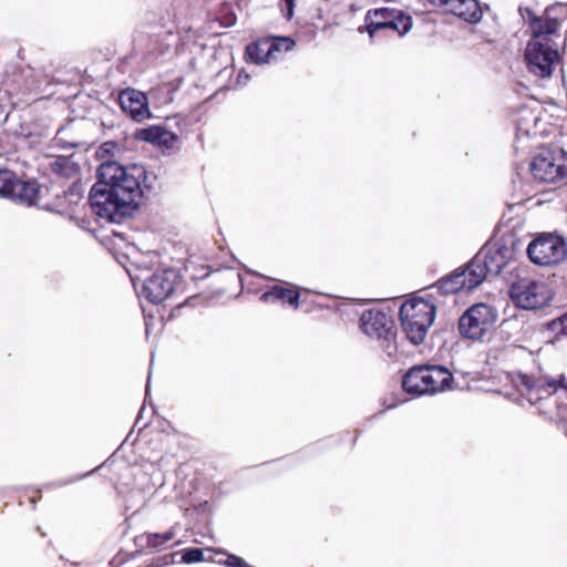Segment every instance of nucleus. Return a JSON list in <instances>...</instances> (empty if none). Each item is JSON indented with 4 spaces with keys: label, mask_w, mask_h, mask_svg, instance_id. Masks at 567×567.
Returning a JSON list of instances; mask_svg holds the SVG:
<instances>
[{
    "label": "nucleus",
    "mask_w": 567,
    "mask_h": 567,
    "mask_svg": "<svg viewBox=\"0 0 567 567\" xmlns=\"http://www.w3.org/2000/svg\"><path fill=\"white\" fill-rule=\"evenodd\" d=\"M522 118H523V117H520V118L518 120L519 128H522V122H520V120H522Z\"/></svg>",
    "instance_id": "obj_33"
},
{
    "label": "nucleus",
    "mask_w": 567,
    "mask_h": 567,
    "mask_svg": "<svg viewBox=\"0 0 567 567\" xmlns=\"http://www.w3.org/2000/svg\"><path fill=\"white\" fill-rule=\"evenodd\" d=\"M295 45L296 41L290 37H262L247 45L246 54L254 63L264 64L279 59Z\"/></svg>",
    "instance_id": "obj_11"
},
{
    "label": "nucleus",
    "mask_w": 567,
    "mask_h": 567,
    "mask_svg": "<svg viewBox=\"0 0 567 567\" xmlns=\"http://www.w3.org/2000/svg\"><path fill=\"white\" fill-rule=\"evenodd\" d=\"M526 252L534 265L555 267L567 259V240L556 231L538 233L528 244Z\"/></svg>",
    "instance_id": "obj_5"
},
{
    "label": "nucleus",
    "mask_w": 567,
    "mask_h": 567,
    "mask_svg": "<svg viewBox=\"0 0 567 567\" xmlns=\"http://www.w3.org/2000/svg\"><path fill=\"white\" fill-rule=\"evenodd\" d=\"M533 39L528 41L525 58L528 70L539 78H548L553 65L559 60L557 44L553 37H559V21L550 17H536L527 9Z\"/></svg>",
    "instance_id": "obj_2"
},
{
    "label": "nucleus",
    "mask_w": 567,
    "mask_h": 567,
    "mask_svg": "<svg viewBox=\"0 0 567 567\" xmlns=\"http://www.w3.org/2000/svg\"><path fill=\"white\" fill-rule=\"evenodd\" d=\"M373 25L375 28H383V30L392 31L398 35H404L412 28V18L402 10L396 9L389 21L377 22Z\"/></svg>",
    "instance_id": "obj_21"
},
{
    "label": "nucleus",
    "mask_w": 567,
    "mask_h": 567,
    "mask_svg": "<svg viewBox=\"0 0 567 567\" xmlns=\"http://www.w3.org/2000/svg\"><path fill=\"white\" fill-rule=\"evenodd\" d=\"M259 299L264 303H280L293 310L299 309L305 302V299H301V288L289 281H278L269 286Z\"/></svg>",
    "instance_id": "obj_13"
},
{
    "label": "nucleus",
    "mask_w": 567,
    "mask_h": 567,
    "mask_svg": "<svg viewBox=\"0 0 567 567\" xmlns=\"http://www.w3.org/2000/svg\"><path fill=\"white\" fill-rule=\"evenodd\" d=\"M520 114H528V115H530L534 120H536V116H534L533 112H532V111H529V110H527V109H525V110L520 111Z\"/></svg>",
    "instance_id": "obj_32"
},
{
    "label": "nucleus",
    "mask_w": 567,
    "mask_h": 567,
    "mask_svg": "<svg viewBox=\"0 0 567 567\" xmlns=\"http://www.w3.org/2000/svg\"><path fill=\"white\" fill-rule=\"evenodd\" d=\"M434 7H445L446 9L453 3L454 0H426Z\"/></svg>",
    "instance_id": "obj_30"
},
{
    "label": "nucleus",
    "mask_w": 567,
    "mask_h": 567,
    "mask_svg": "<svg viewBox=\"0 0 567 567\" xmlns=\"http://www.w3.org/2000/svg\"><path fill=\"white\" fill-rule=\"evenodd\" d=\"M218 561L225 564L228 567H248V564L243 558L233 554H228L224 561Z\"/></svg>",
    "instance_id": "obj_27"
},
{
    "label": "nucleus",
    "mask_w": 567,
    "mask_h": 567,
    "mask_svg": "<svg viewBox=\"0 0 567 567\" xmlns=\"http://www.w3.org/2000/svg\"><path fill=\"white\" fill-rule=\"evenodd\" d=\"M118 104L124 113L136 122H143L151 117L148 99L145 93L127 87L120 92Z\"/></svg>",
    "instance_id": "obj_14"
},
{
    "label": "nucleus",
    "mask_w": 567,
    "mask_h": 567,
    "mask_svg": "<svg viewBox=\"0 0 567 567\" xmlns=\"http://www.w3.org/2000/svg\"><path fill=\"white\" fill-rule=\"evenodd\" d=\"M509 297L518 308L535 310L548 306L554 293L545 281L520 278L512 284Z\"/></svg>",
    "instance_id": "obj_6"
},
{
    "label": "nucleus",
    "mask_w": 567,
    "mask_h": 567,
    "mask_svg": "<svg viewBox=\"0 0 567 567\" xmlns=\"http://www.w3.org/2000/svg\"><path fill=\"white\" fill-rule=\"evenodd\" d=\"M434 296L429 298L411 297L405 300L399 311L400 324L406 339L415 344H422L436 317Z\"/></svg>",
    "instance_id": "obj_3"
},
{
    "label": "nucleus",
    "mask_w": 567,
    "mask_h": 567,
    "mask_svg": "<svg viewBox=\"0 0 567 567\" xmlns=\"http://www.w3.org/2000/svg\"><path fill=\"white\" fill-rule=\"evenodd\" d=\"M182 289L178 274L173 269H164L148 277L142 287L143 297L151 303H161L175 296Z\"/></svg>",
    "instance_id": "obj_10"
},
{
    "label": "nucleus",
    "mask_w": 567,
    "mask_h": 567,
    "mask_svg": "<svg viewBox=\"0 0 567 567\" xmlns=\"http://www.w3.org/2000/svg\"><path fill=\"white\" fill-rule=\"evenodd\" d=\"M497 320L496 310L486 303L470 307L458 319V332L470 340H482Z\"/></svg>",
    "instance_id": "obj_8"
},
{
    "label": "nucleus",
    "mask_w": 567,
    "mask_h": 567,
    "mask_svg": "<svg viewBox=\"0 0 567 567\" xmlns=\"http://www.w3.org/2000/svg\"><path fill=\"white\" fill-rule=\"evenodd\" d=\"M530 173L535 179L544 183L567 178V153L563 148L542 151L534 157Z\"/></svg>",
    "instance_id": "obj_9"
},
{
    "label": "nucleus",
    "mask_w": 567,
    "mask_h": 567,
    "mask_svg": "<svg viewBox=\"0 0 567 567\" xmlns=\"http://www.w3.org/2000/svg\"><path fill=\"white\" fill-rule=\"evenodd\" d=\"M520 380L528 391L529 400H533V396H536V399L550 396L555 394L558 389L567 391V383L565 382L564 375H560V378L556 380L550 378L534 379L525 374L522 375Z\"/></svg>",
    "instance_id": "obj_17"
},
{
    "label": "nucleus",
    "mask_w": 567,
    "mask_h": 567,
    "mask_svg": "<svg viewBox=\"0 0 567 567\" xmlns=\"http://www.w3.org/2000/svg\"><path fill=\"white\" fill-rule=\"evenodd\" d=\"M394 10L395 9L390 8H379L374 10H369L364 17V27H359L358 31L361 33L363 31H367L370 38H373L378 31L383 30V28H375L373 24L377 22L389 21V19H391V17L394 14Z\"/></svg>",
    "instance_id": "obj_22"
},
{
    "label": "nucleus",
    "mask_w": 567,
    "mask_h": 567,
    "mask_svg": "<svg viewBox=\"0 0 567 567\" xmlns=\"http://www.w3.org/2000/svg\"><path fill=\"white\" fill-rule=\"evenodd\" d=\"M446 11L470 23H476L482 18L477 0H454Z\"/></svg>",
    "instance_id": "obj_19"
},
{
    "label": "nucleus",
    "mask_w": 567,
    "mask_h": 567,
    "mask_svg": "<svg viewBox=\"0 0 567 567\" xmlns=\"http://www.w3.org/2000/svg\"><path fill=\"white\" fill-rule=\"evenodd\" d=\"M50 167L53 173L65 177H69L74 172V164L65 156H59L50 164Z\"/></svg>",
    "instance_id": "obj_25"
},
{
    "label": "nucleus",
    "mask_w": 567,
    "mask_h": 567,
    "mask_svg": "<svg viewBox=\"0 0 567 567\" xmlns=\"http://www.w3.org/2000/svg\"><path fill=\"white\" fill-rule=\"evenodd\" d=\"M199 299L198 296H189V297H186L183 301L181 302H177L174 308H173V312L179 310L182 307L184 306H194L195 302Z\"/></svg>",
    "instance_id": "obj_29"
},
{
    "label": "nucleus",
    "mask_w": 567,
    "mask_h": 567,
    "mask_svg": "<svg viewBox=\"0 0 567 567\" xmlns=\"http://www.w3.org/2000/svg\"><path fill=\"white\" fill-rule=\"evenodd\" d=\"M141 537L145 539V548L162 551L171 547V543L176 537V532L171 528L165 533H145Z\"/></svg>",
    "instance_id": "obj_23"
},
{
    "label": "nucleus",
    "mask_w": 567,
    "mask_h": 567,
    "mask_svg": "<svg viewBox=\"0 0 567 567\" xmlns=\"http://www.w3.org/2000/svg\"><path fill=\"white\" fill-rule=\"evenodd\" d=\"M182 559L186 564H193V563H198V561L206 560L205 557H204V551L200 548H188V549H186L184 551V554H183Z\"/></svg>",
    "instance_id": "obj_26"
},
{
    "label": "nucleus",
    "mask_w": 567,
    "mask_h": 567,
    "mask_svg": "<svg viewBox=\"0 0 567 567\" xmlns=\"http://www.w3.org/2000/svg\"><path fill=\"white\" fill-rule=\"evenodd\" d=\"M12 188L14 192L8 197L17 199L27 205L37 204L40 194V186L37 182H29L17 178Z\"/></svg>",
    "instance_id": "obj_20"
},
{
    "label": "nucleus",
    "mask_w": 567,
    "mask_h": 567,
    "mask_svg": "<svg viewBox=\"0 0 567 567\" xmlns=\"http://www.w3.org/2000/svg\"><path fill=\"white\" fill-rule=\"evenodd\" d=\"M360 328L369 337L389 340L395 336L392 317L378 308L367 309L361 313Z\"/></svg>",
    "instance_id": "obj_12"
},
{
    "label": "nucleus",
    "mask_w": 567,
    "mask_h": 567,
    "mask_svg": "<svg viewBox=\"0 0 567 567\" xmlns=\"http://www.w3.org/2000/svg\"><path fill=\"white\" fill-rule=\"evenodd\" d=\"M281 1L286 4L287 17L291 18L292 17V12H293V8H295V0H281Z\"/></svg>",
    "instance_id": "obj_31"
},
{
    "label": "nucleus",
    "mask_w": 567,
    "mask_h": 567,
    "mask_svg": "<svg viewBox=\"0 0 567 567\" xmlns=\"http://www.w3.org/2000/svg\"><path fill=\"white\" fill-rule=\"evenodd\" d=\"M452 373L441 365L412 367L402 379L403 390L412 395L434 394L451 389Z\"/></svg>",
    "instance_id": "obj_4"
},
{
    "label": "nucleus",
    "mask_w": 567,
    "mask_h": 567,
    "mask_svg": "<svg viewBox=\"0 0 567 567\" xmlns=\"http://www.w3.org/2000/svg\"><path fill=\"white\" fill-rule=\"evenodd\" d=\"M97 177L89 196L91 208L99 217L118 223L143 196L146 172L138 165L125 167L109 161L100 165Z\"/></svg>",
    "instance_id": "obj_1"
},
{
    "label": "nucleus",
    "mask_w": 567,
    "mask_h": 567,
    "mask_svg": "<svg viewBox=\"0 0 567 567\" xmlns=\"http://www.w3.org/2000/svg\"><path fill=\"white\" fill-rule=\"evenodd\" d=\"M558 326L560 327L559 331L564 334H567V312L565 315H563L560 318H558L557 320H554L551 322L553 329H557Z\"/></svg>",
    "instance_id": "obj_28"
},
{
    "label": "nucleus",
    "mask_w": 567,
    "mask_h": 567,
    "mask_svg": "<svg viewBox=\"0 0 567 567\" xmlns=\"http://www.w3.org/2000/svg\"><path fill=\"white\" fill-rule=\"evenodd\" d=\"M511 259V250L501 244L486 245L467 265L473 282L481 285L487 275L497 276Z\"/></svg>",
    "instance_id": "obj_7"
},
{
    "label": "nucleus",
    "mask_w": 567,
    "mask_h": 567,
    "mask_svg": "<svg viewBox=\"0 0 567 567\" xmlns=\"http://www.w3.org/2000/svg\"><path fill=\"white\" fill-rule=\"evenodd\" d=\"M53 198L44 204L47 209L59 213L61 215H71L75 212V207L83 200L81 185L73 183L65 190L51 188Z\"/></svg>",
    "instance_id": "obj_16"
},
{
    "label": "nucleus",
    "mask_w": 567,
    "mask_h": 567,
    "mask_svg": "<svg viewBox=\"0 0 567 567\" xmlns=\"http://www.w3.org/2000/svg\"><path fill=\"white\" fill-rule=\"evenodd\" d=\"M136 137L141 141L171 148L177 141V135L161 125H153L142 128L137 132Z\"/></svg>",
    "instance_id": "obj_18"
},
{
    "label": "nucleus",
    "mask_w": 567,
    "mask_h": 567,
    "mask_svg": "<svg viewBox=\"0 0 567 567\" xmlns=\"http://www.w3.org/2000/svg\"><path fill=\"white\" fill-rule=\"evenodd\" d=\"M473 278L472 271L468 265H466L437 280L432 288H435L437 292L443 296L455 295L463 290L471 291L480 286L473 282Z\"/></svg>",
    "instance_id": "obj_15"
},
{
    "label": "nucleus",
    "mask_w": 567,
    "mask_h": 567,
    "mask_svg": "<svg viewBox=\"0 0 567 567\" xmlns=\"http://www.w3.org/2000/svg\"><path fill=\"white\" fill-rule=\"evenodd\" d=\"M17 178L12 171L0 168V194L2 196L8 197L10 194H13L14 189L12 187Z\"/></svg>",
    "instance_id": "obj_24"
}]
</instances>
